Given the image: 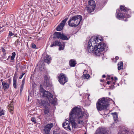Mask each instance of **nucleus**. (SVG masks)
<instances>
[{"instance_id": "f257e3e1", "label": "nucleus", "mask_w": 134, "mask_h": 134, "mask_svg": "<svg viewBox=\"0 0 134 134\" xmlns=\"http://www.w3.org/2000/svg\"><path fill=\"white\" fill-rule=\"evenodd\" d=\"M84 115V112L82 111L81 108L75 107L72 108L70 113L69 116V121L65 120L62 124V126H69L70 122L72 126H76L78 124L82 125L83 122L80 120Z\"/></svg>"}, {"instance_id": "f03ea898", "label": "nucleus", "mask_w": 134, "mask_h": 134, "mask_svg": "<svg viewBox=\"0 0 134 134\" xmlns=\"http://www.w3.org/2000/svg\"><path fill=\"white\" fill-rule=\"evenodd\" d=\"M107 48L106 44L104 43L100 44L96 47L88 44L87 50L89 53L94 51V54L97 56L101 55L103 54L104 50Z\"/></svg>"}, {"instance_id": "7ed1b4c3", "label": "nucleus", "mask_w": 134, "mask_h": 134, "mask_svg": "<svg viewBox=\"0 0 134 134\" xmlns=\"http://www.w3.org/2000/svg\"><path fill=\"white\" fill-rule=\"evenodd\" d=\"M99 101L96 103V108L98 111H101L106 109L108 105L109 101L106 98H103L99 99Z\"/></svg>"}, {"instance_id": "20e7f679", "label": "nucleus", "mask_w": 134, "mask_h": 134, "mask_svg": "<svg viewBox=\"0 0 134 134\" xmlns=\"http://www.w3.org/2000/svg\"><path fill=\"white\" fill-rule=\"evenodd\" d=\"M82 20V16L80 15H75L72 17L69 20V25L72 27L77 26Z\"/></svg>"}, {"instance_id": "39448f33", "label": "nucleus", "mask_w": 134, "mask_h": 134, "mask_svg": "<svg viewBox=\"0 0 134 134\" xmlns=\"http://www.w3.org/2000/svg\"><path fill=\"white\" fill-rule=\"evenodd\" d=\"M41 86H42L41 85H40V88H42L43 90L41 93L42 96L43 97L48 98L49 102L51 103L52 104H55L56 102V100L55 99L53 98V95L49 92L46 91L43 88H41Z\"/></svg>"}, {"instance_id": "423d86ee", "label": "nucleus", "mask_w": 134, "mask_h": 134, "mask_svg": "<svg viewBox=\"0 0 134 134\" xmlns=\"http://www.w3.org/2000/svg\"><path fill=\"white\" fill-rule=\"evenodd\" d=\"M102 39L99 38L98 37H92L90 39L88 44L96 47L98 45L102 43Z\"/></svg>"}, {"instance_id": "0eeeda50", "label": "nucleus", "mask_w": 134, "mask_h": 134, "mask_svg": "<svg viewBox=\"0 0 134 134\" xmlns=\"http://www.w3.org/2000/svg\"><path fill=\"white\" fill-rule=\"evenodd\" d=\"M58 81L62 85H64L68 81V79L65 75L63 74H60L58 76Z\"/></svg>"}, {"instance_id": "6e6552de", "label": "nucleus", "mask_w": 134, "mask_h": 134, "mask_svg": "<svg viewBox=\"0 0 134 134\" xmlns=\"http://www.w3.org/2000/svg\"><path fill=\"white\" fill-rule=\"evenodd\" d=\"M54 37L63 40H67L69 39L66 36L62 34L60 32H55L53 35Z\"/></svg>"}, {"instance_id": "1a4fd4ad", "label": "nucleus", "mask_w": 134, "mask_h": 134, "mask_svg": "<svg viewBox=\"0 0 134 134\" xmlns=\"http://www.w3.org/2000/svg\"><path fill=\"white\" fill-rule=\"evenodd\" d=\"M88 4L89 5V6L88 8V12H89V11L90 10L89 12L90 13H91L94 10L95 8V3L93 0H90L88 1Z\"/></svg>"}, {"instance_id": "9d476101", "label": "nucleus", "mask_w": 134, "mask_h": 134, "mask_svg": "<svg viewBox=\"0 0 134 134\" xmlns=\"http://www.w3.org/2000/svg\"><path fill=\"white\" fill-rule=\"evenodd\" d=\"M38 103L40 105L43 106L45 108L50 107V103L48 101L41 100L39 101Z\"/></svg>"}, {"instance_id": "9b49d317", "label": "nucleus", "mask_w": 134, "mask_h": 134, "mask_svg": "<svg viewBox=\"0 0 134 134\" xmlns=\"http://www.w3.org/2000/svg\"><path fill=\"white\" fill-rule=\"evenodd\" d=\"M68 19V18H66L65 19L63 20L61 23L58 25L56 28V30L58 31H60L62 30L65 24Z\"/></svg>"}, {"instance_id": "f8f14e48", "label": "nucleus", "mask_w": 134, "mask_h": 134, "mask_svg": "<svg viewBox=\"0 0 134 134\" xmlns=\"http://www.w3.org/2000/svg\"><path fill=\"white\" fill-rule=\"evenodd\" d=\"M108 130L104 128L99 127L96 131L95 134H108Z\"/></svg>"}, {"instance_id": "ddd939ff", "label": "nucleus", "mask_w": 134, "mask_h": 134, "mask_svg": "<svg viewBox=\"0 0 134 134\" xmlns=\"http://www.w3.org/2000/svg\"><path fill=\"white\" fill-rule=\"evenodd\" d=\"M8 83L4 81L3 82H2V84L4 90H7L9 88V85L11 83V79H9L8 80Z\"/></svg>"}, {"instance_id": "4468645a", "label": "nucleus", "mask_w": 134, "mask_h": 134, "mask_svg": "<svg viewBox=\"0 0 134 134\" xmlns=\"http://www.w3.org/2000/svg\"><path fill=\"white\" fill-rule=\"evenodd\" d=\"M53 126H44L42 132L43 134H50V131Z\"/></svg>"}, {"instance_id": "2eb2a0df", "label": "nucleus", "mask_w": 134, "mask_h": 134, "mask_svg": "<svg viewBox=\"0 0 134 134\" xmlns=\"http://www.w3.org/2000/svg\"><path fill=\"white\" fill-rule=\"evenodd\" d=\"M44 84L46 87H48L50 85L49 77L47 75H46L44 77Z\"/></svg>"}, {"instance_id": "dca6fc26", "label": "nucleus", "mask_w": 134, "mask_h": 134, "mask_svg": "<svg viewBox=\"0 0 134 134\" xmlns=\"http://www.w3.org/2000/svg\"><path fill=\"white\" fill-rule=\"evenodd\" d=\"M42 59L44 61V62L48 64L50 63L51 59L50 56L48 55H46L44 58L42 57Z\"/></svg>"}, {"instance_id": "f3484780", "label": "nucleus", "mask_w": 134, "mask_h": 134, "mask_svg": "<svg viewBox=\"0 0 134 134\" xmlns=\"http://www.w3.org/2000/svg\"><path fill=\"white\" fill-rule=\"evenodd\" d=\"M50 108H46L44 109V115L47 116L49 117L50 113H49V109Z\"/></svg>"}, {"instance_id": "a211bd4d", "label": "nucleus", "mask_w": 134, "mask_h": 134, "mask_svg": "<svg viewBox=\"0 0 134 134\" xmlns=\"http://www.w3.org/2000/svg\"><path fill=\"white\" fill-rule=\"evenodd\" d=\"M61 44V43L60 42L58 41H55L52 43L51 44L50 46V47H52L53 46H60V44Z\"/></svg>"}, {"instance_id": "6ab92c4d", "label": "nucleus", "mask_w": 134, "mask_h": 134, "mask_svg": "<svg viewBox=\"0 0 134 134\" xmlns=\"http://www.w3.org/2000/svg\"><path fill=\"white\" fill-rule=\"evenodd\" d=\"M69 64L71 66H75L76 65L75 60L74 59H71L69 62Z\"/></svg>"}, {"instance_id": "aec40b11", "label": "nucleus", "mask_w": 134, "mask_h": 134, "mask_svg": "<svg viewBox=\"0 0 134 134\" xmlns=\"http://www.w3.org/2000/svg\"><path fill=\"white\" fill-rule=\"evenodd\" d=\"M118 70H120L121 69H122L123 68V63L122 62H119L118 64Z\"/></svg>"}, {"instance_id": "412c9836", "label": "nucleus", "mask_w": 134, "mask_h": 134, "mask_svg": "<svg viewBox=\"0 0 134 134\" xmlns=\"http://www.w3.org/2000/svg\"><path fill=\"white\" fill-rule=\"evenodd\" d=\"M120 9L121 11H122L124 12H126L128 10L124 5H123L120 6Z\"/></svg>"}, {"instance_id": "4be33fe9", "label": "nucleus", "mask_w": 134, "mask_h": 134, "mask_svg": "<svg viewBox=\"0 0 134 134\" xmlns=\"http://www.w3.org/2000/svg\"><path fill=\"white\" fill-rule=\"evenodd\" d=\"M116 17L119 19L120 18L124 19V16L122 14L120 13L117 14Z\"/></svg>"}, {"instance_id": "5701e85b", "label": "nucleus", "mask_w": 134, "mask_h": 134, "mask_svg": "<svg viewBox=\"0 0 134 134\" xmlns=\"http://www.w3.org/2000/svg\"><path fill=\"white\" fill-rule=\"evenodd\" d=\"M112 114L113 115L114 120L115 121H116L118 119V115L115 112L114 113H113Z\"/></svg>"}, {"instance_id": "b1692460", "label": "nucleus", "mask_w": 134, "mask_h": 134, "mask_svg": "<svg viewBox=\"0 0 134 134\" xmlns=\"http://www.w3.org/2000/svg\"><path fill=\"white\" fill-rule=\"evenodd\" d=\"M13 87H14L16 89V80L15 77L14 76L13 77Z\"/></svg>"}, {"instance_id": "393cba45", "label": "nucleus", "mask_w": 134, "mask_h": 134, "mask_svg": "<svg viewBox=\"0 0 134 134\" xmlns=\"http://www.w3.org/2000/svg\"><path fill=\"white\" fill-rule=\"evenodd\" d=\"M8 109L9 111H13L14 109V107L13 104H10L8 105Z\"/></svg>"}, {"instance_id": "a878e982", "label": "nucleus", "mask_w": 134, "mask_h": 134, "mask_svg": "<svg viewBox=\"0 0 134 134\" xmlns=\"http://www.w3.org/2000/svg\"><path fill=\"white\" fill-rule=\"evenodd\" d=\"M15 55L16 54L15 52L12 53V55L11 57V60H13L14 59Z\"/></svg>"}, {"instance_id": "bb28decb", "label": "nucleus", "mask_w": 134, "mask_h": 134, "mask_svg": "<svg viewBox=\"0 0 134 134\" xmlns=\"http://www.w3.org/2000/svg\"><path fill=\"white\" fill-rule=\"evenodd\" d=\"M83 77L85 78V79H87L90 77V75L89 74H86L85 75H83Z\"/></svg>"}, {"instance_id": "cd10ccee", "label": "nucleus", "mask_w": 134, "mask_h": 134, "mask_svg": "<svg viewBox=\"0 0 134 134\" xmlns=\"http://www.w3.org/2000/svg\"><path fill=\"white\" fill-rule=\"evenodd\" d=\"M124 132L125 134H130V133L129 130L128 129H125L124 131Z\"/></svg>"}, {"instance_id": "c85d7f7f", "label": "nucleus", "mask_w": 134, "mask_h": 134, "mask_svg": "<svg viewBox=\"0 0 134 134\" xmlns=\"http://www.w3.org/2000/svg\"><path fill=\"white\" fill-rule=\"evenodd\" d=\"M59 46V50L60 51L61 50H63L64 48V46L63 45H61V44H60V46Z\"/></svg>"}, {"instance_id": "c756f323", "label": "nucleus", "mask_w": 134, "mask_h": 134, "mask_svg": "<svg viewBox=\"0 0 134 134\" xmlns=\"http://www.w3.org/2000/svg\"><path fill=\"white\" fill-rule=\"evenodd\" d=\"M31 121L35 123H36V120L35 119V118L34 117H32L31 118Z\"/></svg>"}, {"instance_id": "7c9ffc66", "label": "nucleus", "mask_w": 134, "mask_h": 134, "mask_svg": "<svg viewBox=\"0 0 134 134\" xmlns=\"http://www.w3.org/2000/svg\"><path fill=\"white\" fill-rule=\"evenodd\" d=\"M0 116H1L2 115H4V111H1L0 112Z\"/></svg>"}, {"instance_id": "2f4dec72", "label": "nucleus", "mask_w": 134, "mask_h": 134, "mask_svg": "<svg viewBox=\"0 0 134 134\" xmlns=\"http://www.w3.org/2000/svg\"><path fill=\"white\" fill-rule=\"evenodd\" d=\"M19 43V40L17 39L15 42V44L16 46H17Z\"/></svg>"}, {"instance_id": "473e14b6", "label": "nucleus", "mask_w": 134, "mask_h": 134, "mask_svg": "<svg viewBox=\"0 0 134 134\" xmlns=\"http://www.w3.org/2000/svg\"><path fill=\"white\" fill-rule=\"evenodd\" d=\"M45 126H54V124L53 123H50V124H48L46 125Z\"/></svg>"}, {"instance_id": "72a5a7b5", "label": "nucleus", "mask_w": 134, "mask_h": 134, "mask_svg": "<svg viewBox=\"0 0 134 134\" xmlns=\"http://www.w3.org/2000/svg\"><path fill=\"white\" fill-rule=\"evenodd\" d=\"M32 47L33 48H35L36 47V45L34 43L32 44Z\"/></svg>"}, {"instance_id": "f704fd0d", "label": "nucleus", "mask_w": 134, "mask_h": 134, "mask_svg": "<svg viewBox=\"0 0 134 134\" xmlns=\"http://www.w3.org/2000/svg\"><path fill=\"white\" fill-rule=\"evenodd\" d=\"M25 74V73H23L22 75L19 77V79H21Z\"/></svg>"}, {"instance_id": "c9c22d12", "label": "nucleus", "mask_w": 134, "mask_h": 134, "mask_svg": "<svg viewBox=\"0 0 134 134\" xmlns=\"http://www.w3.org/2000/svg\"><path fill=\"white\" fill-rule=\"evenodd\" d=\"M9 35L10 36H11L13 35V34L11 32L9 31Z\"/></svg>"}, {"instance_id": "e433bc0d", "label": "nucleus", "mask_w": 134, "mask_h": 134, "mask_svg": "<svg viewBox=\"0 0 134 134\" xmlns=\"http://www.w3.org/2000/svg\"><path fill=\"white\" fill-rule=\"evenodd\" d=\"M25 82V79H23V80L22 81V84L24 85Z\"/></svg>"}, {"instance_id": "4c0bfd02", "label": "nucleus", "mask_w": 134, "mask_h": 134, "mask_svg": "<svg viewBox=\"0 0 134 134\" xmlns=\"http://www.w3.org/2000/svg\"><path fill=\"white\" fill-rule=\"evenodd\" d=\"M1 49L2 51L4 53L6 52V51L5 50V49H4L3 48H2Z\"/></svg>"}, {"instance_id": "58836bf2", "label": "nucleus", "mask_w": 134, "mask_h": 134, "mask_svg": "<svg viewBox=\"0 0 134 134\" xmlns=\"http://www.w3.org/2000/svg\"><path fill=\"white\" fill-rule=\"evenodd\" d=\"M67 128L68 129L70 130V131L71 130V128L70 127V126H67Z\"/></svg>"}, {"instance_id": "ea45409f", "label": "nucleus", "mask_w": 134, "mask_h": 134, "mask_svg": "<svg viewBox=\"0 0 134 134\" xmlns=\"http://www.w3.org/2000/svg\"><path fill=\"white\" fill-rule=\"evenodd\" d=\"M115 59L116 60H118L119 59V57L118 56H116L115 57Z\"/></svg>"}, {"instance_id": "a19ab883", "label": "nucleus", "mask_w": 134, "mask_h": 134, "mask_svg": "<svg viewBox=\"0 0 134 134\" xmlns=\"http://www.w3.org/2000/svg\"><path fill=\"white\" fill-rule=\"evenodd\" d=\"M2 27L0 26V29L2 28ZM3 31L2 30H0V34H1V33L3 32Z\"/></svg>"}, {"instance_id": "79ce46f5", "label": "nucleus", "mask_w": 134, "mask_h": 134, "mask_svg": "<svg viewBox=\"0 0 134 134\" xmlns=\"http://www.w3.org/2000/svg\"><path fill=\"white\" fill-rule=\"evenodd\" d=\"M115 82H114L112 83L111 84L112 86H113L114 87V85L115 84Z\"/></svg>"}, {"instance_id": "37998d69", "label": "nucleus", "mask_w": 134, "mask_h": 134, "mask_svg": "<svg viewBox=\"0 0 134 134\" xmlns=\"http://www.w3.org/2000/svg\"><path fill=\"white\" fill-rule=\"evenodd\" d=\"M110 83H112V82L111 81H107V84L108 85H109Z\"/></svg>"}, {"instance_id": "c03bdc74", "label": "nucleus", "mask_w": 134, "mask_h": 134, "mask_svg": "<svg viewBox=\"0 0 134 134\" xmlns=\"http://www.w3.org/2000/svg\"><path fill=\"white\" fill-rule=\"evenodd\" d=\"M23 90V87H21L20 92L22 91Z\"/></svg>"}, {"instance_id": "a18cd8bd", "label": "nucleus", "mask_w": 134, "mask_h": 134, "mask_svg": "<svg viewBox=\"0 0 134 134\" xmlns=\"http://www.w3.org/2000/svg\"><path fill=\"white\" fill-rule=\"evenodd\" d=\"M114 79L115 81L117 80H118V79L116 77H115Z\"/></svg>"}, {"instance_id": "49530a36", "label": "nucleus", "mask_w": 134, "mask_h": 134, "mask_svg": "<svg viewBox=\"0 0 134 134\" xmlns=\"http://www.w3.org/2000/svg\"><path fill=\"white\" fill-rule=\"evenodd\" d=\"M77 127H78V126H72V127H74V128H77Z\"/></svg>"}, {"instance_id": "de8ad7c7", "label": "nucleus", "mask_w": 134, "mask_h": 134, "mask_svg": "<svg viewBox=\"0 0 134 134\" xmlns=\"http://www.w3.org/2000/svg\"><path fill=\"white\" fill-rule=\"evenodd\" d=\"M106 76L105 75H103L102 76V77L103 78L105 77Z\"/></svg>"}, {"instance_id": "09e8293b", "label": "nucleus", "mask_w": 134, "mask_h": 134, "mask_svg": "<svg viewBox=\"0 0 134 134\" xmlns=\"http://www.w3.org/2000/svg\"><path fill=\"white\" fill-rule=\"evenodd\" d=\"M53 134H57L54 131L53 132Z\"/></svg>"}, {"instance_id": "8fccbe9b", "label": "nucleus", "mask_w": 134, "mask_h": 134, "mask_svg": "<svg viewBox=\"0 0 134 134\" xmlns=\"http://www.w3.org/2000/svg\"><path fill=\"white\" fill-rule=\"evenodd\" d=\"M24 84H21V87H23V86H24Z\"/></svg>"}, {"instance_id": "3c124183", "label": "nucleus", "mask_w": 134, "mask_h": 134, "mask_svg": "<svg viewBox=\"0 0 134 134\" xmlns=\"http://www.w3.org/2000/svg\"><path fill=\"white\" fill-rule=\"evenodd\" d=\"M107 79H108L109 80L110 79V76H108L107 78Z\"/></svg>"}, {"instance_id": "603ef678", "label": "nucleus", "mask_w": 134, "mask_h": 134, "mask_svg": "<svg viewBox=\"0 0 134 134\" xmlns=\"http://www.w3.org/2000/svg\"><path fill=\"white\" fill-rule=\"evenodd\" d=\"M111 79L112 80H113V78L112 77H111Z\"/></svg>"}, {"instance_id": "864d4df0", "label": "nucleus", "mask_w": 134, "mask_h": 134, "mask_svg": "<svg viewBox=\"0 0 134 134\" xmlns=\"http://www.w3.org/2000/svg\"><path fill=\"white\" fill-rule=\"evenodd\" d=\"M0 81L2 82H2H3V81H3V79H1V80H0Z\"/></svg>"}, {"instance_id": "5fc2aeb1", "label": "nucleus", "mask_w": 134, "mask_h": 134, "mask_svg": "<svg viewBox=\"0 0 134 134\" xmlns=\"http://www.w3.org/2000/svg\"><path fill=\"white\" fill-rule=\"evenodd\" d=\"M128 48H129V49H130V46H128Z\"/></svg>"}, {"instance_id": "6e6d98bb", "label": "nucleus", "mask_w": 134, "mask_h": 134, "mask_svg": "<svg viewBox=\"0 0 134 134\" xmlns=\"http://www.w3.org/2000/svg\"><path fill=\"white\" fill-rule=\"evenodd\" d=\"M9 56L8 58L7 59V60H8V59H9Z\"/></svg>"}, {"instance_id": "4d7b16f0", "label": "nucleus", "mask_w": 134, "mask_h": 134, "mask_svg": "<svg viewBox=\"0 0 134 134\" xmlns=\"http://www.w3.org/2000/svg\"><path fill=\"white\" fill-rule=\"evenodd\" d=\"M63 127L64 128H66V127H65L64 126H63Z\"/></svg>"}, {"instance_id": "13d9d810", "label": "nucleus", "mask_w": 134, "mask_h": 134, "mask_svg": "<svg viewBox=\"0 0 134 134\" xmlns=\"http://www.w3.org/2000/svg\"><path fill=\"white\" fill-rule=\"evenodd\" d=\"M5 54H6V53H5L4 54V55H5Z\"/></svg>"}, {"instance_id": "bf43d9fd", "label": "nucleus", "mask_w": 134, "mask_h": 134, "mask_svg": "<svg viewBox=\"0 0 134 134\" xmlns=\"http://www.w3.org/2000/svg\"><path fill=\"white\" fill-rule=\"evenodd\" d=\"M1 86L0 85V89H1Z\"/></svg>"}, {"instance_id": "052dcab7", "label": "nucleus", "mask_w": 134, "mask_h": 134, "mask_svg": "<svg viewBox=\"0 0 134 134\" xmlns=\"http://www.w3.org/2000/svg\"><path fill=\"white\" fill-rule=\"evenodd\" d=\"M84 134H86V133H85Z\"/></svg>"}]
</instances>
